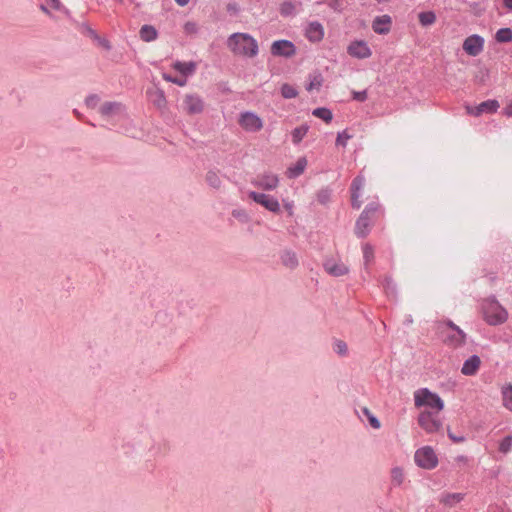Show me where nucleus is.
<instances>
[{
  "label": "nucleus",
  "instance_id": "39",
  "mask_svg": "<svg viewBox=\"0 0 512 512\" xmlns=\"http://www.w3.org/2000/svg\"><path fill=\"white\" fill-rule=\"evenodd\" d=\"M282 261L284 265H286L289 268H293L298 264L296 255L291 252L284 253L282 256Z\"/></svg>",
  "mask_w": 512,
  "mask_h": 512
},
{
  "label": "nucleus",
  "instance_id": "2",
  "mask_svg": "<svg viewBox=\"0 0 512 512\" xmlns=\"http://www.w3.org/2000/svg\"><path fill=\"white\" fill-rule=\"evenodd\" d=\"M436 331L439 338L448 347L458 348L465 343L466 334L451 321L438 323Z\"/></svg>",
  "mask_w": 512,
  "mask_h": 512
},
{
  "label": "nucleus",
  "instance_id": "55",
  "mask_svg": "<svg viewBox=\"0 0 512 512\" xmlns=\"http://www.w3.org/2000/svg\"><path fill=\"white\" fill-rule=\"evenodd\" d=\"M451 438H452L454 441H456V442H459V441H461V440H462V439H457V437H452V436H451Z\"/></svg>",
  "mask_w": 512,
  "mask_h": 512
},
{
  "label": "nucleus",
  "instance_id": "54",
  "mask_svg": "<svg viewBox=\"0 0 512 512\" xmlns=\"http://www.w3.org/2000/svg\"><path fill=\"white\" fill-rule=\"evenodd\" d=\"M177 4H179L180 6H185L186 4H188L189 0H175Z\"/></svg>",
  "mask_w": 512,
  "mask_h": 512
},
{
  "label": "nucleus",
  "instance_id": "32",
  "mask_svg": "<svg viewBox=\"0 0 512 512\" xmlns=\"http://www.w3.org/2000/svg\"><path fill=\"white\" fill-rule=\"evenodd\" d=\"M405 478L404 470L401 467L391 469V481L394 485L400 486Z\"/></svg>",
  "mask_w": 512,
  "mask_h": 512
},
{
  "label": "nucleus",
  "instance_id": "26",
  "mask_svg": "<svg viewBox=\"0 0 512 512\" xmlns=\"http://www.w3.org/2000/svg\"><path fill=\"white\" fill-rule=\"evenodd\" d=\"M464 499L462 493H447L441 497L440 502L446 506L452 507Z\"/></svg>",
  "mask_w": 512,
  "mask_h": 512
},
{
  "label": "nucleus",
  "instance_id": "41",
  "mask_svg": "<svg viewBox=\"0 0 512 512\" xmlns=\"http://www.w3.org/2000/svg\"><path fill=\"white\" fill-rule=\"evenodd\" d=\"M364 412L368 416L370 425L375 429L380 428V421L375 416L371 415L367 409H365Z\"/></svg>",
  "mask_w": 512,
  "mask_h": 512
},
{
  "label": "nucleus",
  "instance_id": "25",
  "mask_svg": "<svg viewBox=\"0 0 512 512\" xmlns=\"http://www.w3.org/2000/svg\"><path fill=\"white\" fill-rule=\"evenodd\" d=\"M309 130V126L307 124H302L291 132L292 142L293 144L297 145L299 144L304 137L307 135V132Z\"/></svg>",
  "mask_w": 512,
  "mask_h": 512
},
{
  "label": "nucleus",
  "instance_id": "18",
  "mask_svg": "<svg viewBox=\"0 0 512 512\" xmlns=\"http://www.w3.org/2000/svg\"><path fill=\"white\" fill-rule=\"evenodd\" d=\"M325 271L335 277L344 276L349 272L348 267L342 261L327 260L324 263Z\"/></svg>",
  "mask_w": 512,
  "mask_h": 512
},
{
  "label": "nucleus",
  "instance_id": "51",
  "mask_svg": "<svg viewBox=\"0 0 512 512\" xmlns=\"http://www.w3.org/2000/svg\"><path fill=\"white\" fill-rule=\"evenodd\" d=\"M47 3L54 9H59L60 8V1L59 0H46Z\"/></svg>",
  "mask_w": 512,
  "mask_h": 512
},
{
  "label": "nucleus",
  "instance_id": "35",
  "mask_svg": "<svg viewBox=\"0 0 512 512\" xmlns=\"http://www.w3.org/2000/svg\"><path fill=\"white\" fill-rule=\"evenodd\" d=\"M281 95L285 99H292V98L297 97L298 92L295 87H293L290 84L285 83L281 86Z\"/></svg>",
  "mask_w": 512,
  "mask_h": 512
},
{
  "label": "nucleus",
  "instance_id": "37",
  "mask_svg": "<svg viewBox=\"0 0 512 512\" xmlns=\"http://www.w3.org/2000/svg\"><path fill=\"white\" fill-rule=\"evenodd\" d=\"M499 452L507 454L512 449V435H508L503 438L499 443Z\"/></svg>",
  "mask_w": 512,
  "mask_h": 512
},
{
  "label": "nucleus",
  "instance_id": "40",
  "mask_svg": "<svg viewBox=\"0 0 512 512\" xmlns=\"http://www.w3.org/2000/svg\"><path fill=\"white\" fill-rule=\"evenodd\" d=\"M362 250H363V257H364L365 263L366 264L370 263L374 258L373 247L370 244L366 243L363 245Z\"/></svg>",
  "mask_w": 512,
  "mask_h": 512
},
{
  "label": "nucleus",
  "instance_id": "6",
  "mask_svg": "<svg viewBox=\"0 0 512 512\" xmlns=\"http://www.w3.org/2000/svg\"><path fill=\"white\" fill-rule=\"evenodd\" d=\"M484 317L488 324L497 325L506 321L507 312L497 302L489 301L484 306Z\"/></svg>",
  "mask_w": 512,
  "mask_h": 512
},
{
  "label": "nucleus",
  "instance_id": "31",
  "mask_svg": "<svg viewBox=\"0 0 512 512\" xmlns=\"http://www.w3.org/2000/svg\"><path fill=\"white\" fill-rule=\"evenodd\" d=\"M482 113H495L500 107L497 100H487L478 105Z\"/></svg>",
  "mask_w": 512,
  "mask_h": 512
},
{
  "label": "nucleus",
  "instance_id": "30",
  "mask_svg": "<svg viewBox=\"0 0 512 512\" xmlns=\"http://www.w3.org/2000/svg\"><path fill=\"white\" fill-rule=\"evenodd\" d=\"M419 23L423 27L431 26L436 22V14L433 11L420 12L418 14Z\"/></svg>",
  "mask_w": 512,
  "mask_h": 512
},
{
  "label": "nucleus",
  "instance_id": "46",
  "mask_svg": "<svg viewBox=\"0 0 512 512\" xmlns=\"http://www.w3.org/2000/svg\"><path fill=\"white\" fill-rule=\"evenodd\" d=\"M353 99L357 100V101H360V102L365 101L367 99L366 91H360V92L354 91L353 92Z\"/></svg>",
  "mask_w": 512,
  "mask_h": 512
},
{
  "label": "nucleus",
  "instance_id": "34",
  "mask_svg": "<svg viewBox=\"0 0 512 512\" xmlns=\"http://www.w3.org/2000/svg\"><path fill=\"white\" fill-rule=\"evenodd\" d=\"M495 38L500 43L512 41V30L510 28H501L496 32Z\"/></svg>",
  "mask_w": 512,
  "mask_h": 512
},
{
  "label": "nucleus",
  "instance_id": "11",
  "mask_svg": "<svg viewBox=\"0 0 512 512\" xmlns=\"http://www.w3.org/2000/svg\"><path fill=\"white\" fill-rule=\"evenodd\" d=\"M347 53L357 59H367L371 57L372 51L368 44L363 40H354L347 46Z\"/></svg>",
  "mask_w": 512,
  "mask_h": 512
},
{
  "label": "nucleus",
  "instance_id": "28",
  "mask_svg": "<svg viewBox=\"0 0 512 512\" xmlns=\"http://www.w3.org/2000/svg\"><path fill=\"white\" fill-rule=\"evenodd\" d=\"M123 110V107L121 104L119 103H112V102H107L105 104H103L100 108V112L102 113V115L104 116H109V115H112V114H118V113H121Z\"/></svg>",
  "mask_w": 512,
  "mask_h": 512
},
{
  "label": "nucleus",
  "instance_id": "50",
  "mask_svg": "<svg viewBox=\"0 0 512 512\" xmlns=\"http://www.w3.org/2000/svg\"><path fill=\"white\" fill-rule=\"evenodd\" d=\"M503 113L508 116V117H512V101H510L506 107L504 108L503 110Z\"/></svg>",
  "mask_w": 512,
  "mask_h": 512
},
{
  "label": "nucleus",
  "instance_id": "10",
  "mask_svg": "<svg viewBox=\"0 0 512 512\" xmlns=\"http://www.w3.org/2000/svg\"><path fill=\"white\" fill-rule=\"evenodd\" d=\"M249 197L253 199L257 204L263 206L268 211L278 213L280 211V204L278 200L264 193L250 192Z\"/></svg>",
  "mask_w": 512,
  "mask_h": 512
},
{
  "label": "nucleus",
  "instance_id": "47",
  "mask_svg": "<svg viewBox=\"0 0 512 512\" xmlns=\"http://www.w3.org/2000/svg\"><path fill=\"white\" fill-rule=\"evenodd\" d=\"M98 103V98L95 95L89 96L86 99V104L88 107L94 108Z\"/></svg>",
  "mask_w": 512,
  "mask_h": 512
},
{
  "label": "nucleus",
  "instance_id": "15",
  "mask_svg": "<svg viewBox=\"0 0 512 512\" xmlns=\"http://www.w3.org/2000/svg\"><path fill=\"white\" fill-rule=\"evenodd\" d=\"M253 183L256 187H258L260 189L274 190L278 187L279 178L277 175H275L273 173H264V174L258 175Z\"/></svg>",
  "mask_w": 512,
  "mask_h": 512
},
{
  "label": "nucleus",
  "instance_id": "19",
  "mask_svg": "<svg viewBox=\"0 0 512 512\" xmlns=\"http://www.w3.org/2000/svg\"><path fill=\"white\" fill-rule=\"evenodd\" d=\"M481 364L480 357L472 355L463 363L461 373L465 376H474L479 371Z\"/></svg>",
  "mask_w": 512,
  "mask_h": 512
},
{
  "label": "nucleus",
  "instance_id": "9",
  "mask_svg": "<svg viewBox=\"0 0 512 512\" xmlns=\"http://www.w3.org/2000/svg\"><path fill=\"white\" fill-rule=\"evenodd\" d=\"M203 99L197 94H186L183 98L182 109L188 115L200 114L204 111Z\"/></svg>",
  "mask_w": 512,
  "mask_h": 512
},
{
  "label": "nucleus",
  "instance_id": "13",
  "mask_svg": "<svg viewBox=\"0 0 512 512\" xmlns=\"http://www.w3.org/2000/svg\"><path fill=\"white\" fill-rule=\"evenodd\" d=\"M294 44L288 40H277L271 45V53L274 56L291 57L295 54Z\"/></svg>",
  "mask_w": 512,
  "mask_h": 512
},
{
  "label": "nucleus",
  "instance_id": "42",
  "mask_svg": "<svg viewBox=\"0 0 512 512\" xmlns=\"http://www.w3.org/2000/svg\"><path fill=\"white\" fill-rule=\"evenodd\" d=\"M207 180L214 187H218L219 184H220L219 177L217 176V174H215L213 172H210V173L207 174Z\"/></svg>",
  "mask_w": 512,
  "mask_h": 512
},
{
  "label": "nucleus",
  "instance_id": "21",
  "mask_svg": "<svg viewBox=\"0 0 512 512\" xmlns=\"http://www.w3.org/2000/svg\"><path fill=\"white\" fill-rule=\"evenodd\" d=\"M502 406L512 412V383H504L500 388Z\"/></svg>",
  "mask_w": 512,
  "mask_h": 512
},
{
  "label": "nucleus",
  "instance_id": "38",
  "mask_svg": "<svg viewBox=\"0 0 512 512\" xmlns=\"http://www.w3.org/2000/svg\"><path fill=\"white\" fill-rule=\"evenodd\" d=\"M353 137L352 134L349 133V131L343 130L342 132H339L336 138V145L345 147L347 145L348 140H350Z\"/></svg>",
  "mask_w": 512,
  "mask_h": 512
},
{
  "label": "nucleus",
  "instance_id": "33",
  "mask_svg": "<svg viewBox=\"0 0 512 512\" xmlns=\"http://www.w3.org/2000/svg\"><path fill=\"white\" fill-rule=\"evenodd\" d=\"M312 114L326 123H330L333 118L332 112L324 107L314 109Z\"/></svg>",
  "mask_w": 512,
  "mask_h": 512
},
{
  "label": "nucleus",
  "instance_id": "36",
  "mask_svg": "<svg viewBox=\"0 0 512 512\" xmlns=\"http://www.w3.org/2000/svg\"><path fill=\"white\" fill-rule=\"evenodd\" d=\"M162 77L165 81L174 83L180 87H183L187 84V77H185V76L173 77L167 73H163Z\"/></svg>",
  "mask_w": 512,
  "mask_h": 512
},
{
  "label": "nucleus",
  "instance_id": "43",
  "mask_svg": "<svg viewBox=\"0 0 512 512\" xmlns=\"http://www.w3.org/2000/svg\"><path fill=\"white\" fill-rule=\"evenodd\" d=\"M184 31L187 34H194L197 32V24L195 22H187L184 25Z\"/></svg>",
  "mask_w": 512,
  "mask_h": 512
},
{
  "label": "nucleus",
  "instance_id": "5",
  "mask_svg": "<svg viewBox=\"0 0 512 512\" xmlns=\"http://www.w3.org/2000/svg\"><path fill=\"white\" fill-rule=\"evenodd\" d=\"M414 461L422 469L432 470L438 465V457L430 446H423L415 451Z\"/></svg>",
  "mask_w": 512,
  "mask_h": 512
},
{
  "label": "nucleus",
  "instance_id": "8",
  "mask_svg": "<svg viewBox=\"0 0 512 512\" xmlns=\"http://www.w3.org/2000/svg\"><path fill=\"white\" fill-rule=\"evenodd\" d=\"M438 414L425 410L419 414L418 423L427 433H435L442 427L441 421L438 419Z\"/></svg>",
  "mask_w": 512,
  "mask_h": 512
},
{
  "label": "nucleus",
  "instance_id": "49",
  "mask_svg": "<svg viewBox=\"0 0 512 512\" xmlns=\"http://www.w3.org/2000/svg\"><path fill=\"white\" fill-rule=\"evenodd\" d=\"M227 11L236 14L239 11V7L236 3H230L227 5Z\"/></svg>",
  "mask_w": 512,
  "mask_h": 512
},
{
  "label": "nucleus",
  "instance_id": "1",
  "mask_svg": "<svg viewBox=\"0 0 512 512\" xmlns=\"http://www.w3.org/2000/svg\"><path fill=\"white\" fill-rule=\"evenodd\" d=\"M227 46L232 53L239 56L253 58L258 53V43L247 33H234L229 36Z\"/></svg>",
  "mask_w": 512,
  "mask_h": 512
},
{
  "label": "nucleus",
  "instance_id": "23",
  "mask_svg": "<svg viewBox=\"0 0 512 512\" xmlns=\"http://www.w3.org/2000/svg\"><path fill=\"white\" fill-rule=\"evenodd\" d=\"M140 38L145 42L154 41L157 36V30L151 25H143L139 31Z\"/></svg>",
  "mask_w": 512,
  "mask_h": 512
},
{
  "label": "nucleus",
  "instance_id": "14",
  "mask_svg": "<svg viewBox=\"0 0 512 512\" xmlns=\"http://www.w3.org/2000/svg\"><path fill=\"white\" fill-rule=\"evenodd\" d=\"M365 185V179L363 176H357L351 184V203L352 206L356 209H359L363 203L361 190H363Z\"/></svg>",
  "mask_w": 512,
  "mask_h": 512
},
{
  "label": "nucleus",
  "instance_id": "27",
  "mask_svg": "<svg viewBox=\"0 0 512 512\" xmlns=\"http://www.w3.org/2000/svg\"><path fill=\"white\" fill-rule=\"evenodd\" d=\"M148 94L154 105H156L158 108H164L166 106V98L162 90H151L148 92Z\"/></svg>",
  "mask_w": 512,
  "mask_h": 512
},
{
  "label": "nucleus",
  "instance_id": "45",
  "mask_svg": "<svg viewBox=\"0 0 512 512\" xmlns=\"http://www.w3.org/2000/svg\"><path fill=\"white\" fill-rule=\"evenodd\" d=\"M330 199V192L328 190H323L318 194V200L321 203H326Z\"/></svg>",
  "mask_w": 512,
  "mask_h": 512
},
{
  "label": "nucleus",
  "instance_id": "24",
  "mask_svg": "<svg viewBox=\"0 0 512 512\" xmlns=\"http://www.w3.org/2000/svg\"><path fill=\"white\" fill-rule=\"evenodd\" d=\"M309 82L307 84V87H306V90L308 92H313V91H319L322 84H323V77L321 75V73H314V74H311L309 75Z\"/></svg>",
  "mask_w": 512,
  "mask_h": 512
},
{
  "label": "nucleus",
  "instance_id": "53",
  "mask_svg": "<svg viewBox=\"0 0 512 512\" xmlns=\"http://www.w3.org/2000/svg\"><path fill=\"white\" fill-rule=\"evenodd\" d=\"M391 283H392V280L390 278H385L384 287H385L386 290L389 289Z\"/></svg>",
  "mask_w": 512,
  "mask_h": 512
},
{
  "label": "nucleus",
  "instance_id": "20",
  "mask_svg": "<svg viewBox=\"0 0 512 512\" xmlns=\"http://www.w3.org/2000/svg\"><path fill=\"white\" fill-rule=\"evenodd\" d=\"M173 69L181 74V76L188 77L195 73L197 64L193 61L181 62L176 61L172 64Z\"/></svg>",
  "mask_w": 512,
  "mask_h": 512
},
{
  "label": "nucleus",
  "instance_id": "44",
  "mask_svg": "<svg viewBox=\"0 0 512 512\" xmlns=\"http://www.w3.org/2000/svg\"><path fill=\"white\" fill-rule=\"evenodd\" d=\"M335 351L340 354L344 355L347 352V345L343 341H338L335 344Z\"/></svg>",
  "mask_w": 512,
  "mask_h": 512
},
{
  "label": "nucleus",
  "instance_id": "4",
  "mask_svg": "<svg viewBox=\"0 0 512 512\" xmlns=\"http://www.w3.org/2000/svg\"><path fill=\"white\" fill-rule=\"evenodd\" d=\"M378 209L377 203H371L363 210L355 224V234L358 237L363 238L368 235Z\"/></svg>",
  "mask_w": 512,
  "mask_h": 512
},
{
  "label": "nucleus",
  "instance_id": "16",
  "mask_svg": "<svg viewBox=\"0 0 512 512\" xmlns=\"http://www.w3.org/2000/svg\"><path fill=\"white\" fill-rule=\"evenodd\" d=\"M392 18L389 15H381L372 21V29L376 34L386 35L391 31Z\"/></svg>",
  "mask_w": 512,
  "mask_h": 512
},
{
  "label": "nucleus",
  "instance_id": "3",
  "mask_svg": "<svg viewBox=\"0 0 512 512\" xmlns=\"http://www.w3.org/2000/svg\"><path fill=\"white\" fill-rule=\"evenodd\" d=\"M414 403L416 407L429 408L430 412L440 413L444 409V401L440 396L427 388L418 389L414 392Z\"/></svg>",
  "mask_w": 512,
  "mask_h": 512
},
{
  "label": "nucleus",
  "instance_id": "52",
  "mask_svg": "<svg viewBox=\"0 0 512 512\" xmlns=\"http://www.w3.org/2000/svg\"><path fill=\"white\" fill-rule=\"evenodd\" d=\"M503 4L507 9L512 10V0H503Z\"/></svg>",
  "mask_w": 512,
  "mask_h": 512
},
{
  "label": "nucleus",
  "instance_id": "7",
  "mask_svg": "<svg viewBox=\"0 0 512 512\" xmlns=\"http://www.w3.org/2000/svg\"><path fill=\"white\" fill-rule=\"evenodd\" d=\"M238 124L244 131L250 133L259 132L264 126L262 118L256 113L250 111L242 112L239 115Z\"/></svg>",
  "mask_w": 512,
  "mask_h": 512
},
{
  "label": "nucleus",
  "instance_id": "12",
  "mask_svg": "<svg viewBox=\"0 0 512 512\" xmlns=\"http://www.w3.org/2000/svg\"><path fill=\"white\" fill-rule=\"evenodd\" d=\"M484 39L479 35H471L464 40L463 49L470 56H477L483 51Z\"/></svg>",
  "mask_w": 512,
  "mask_h": 512
},
{
  "label": "nucleus",
  "instance_id": "17",
  "mask_svg": "<svg viewBox=\"0 0 512 512\" xmlns=\"http://www.w3.org/2000/svg\"><path fill=\"white\" fill-rule=\"evenodd\" d=\"M324 27L317 21L310 22L305 30V36L310 42L318 43L324 38Z\"/></svg>",
  "mask_w": 512,
  "mask_h": 512
},
{
  "label": "nucleus",
  "instance_id": "29",
  "mask_svg": "<svg viewBox=\"0 0 512 512\" xmlns=\"http://www.w3.org/2000/svg\"><path fill=\"white\" fill-rule=\"evenodd\" d=\"M297 4L292 1H284L280 4L279 12L282 16L288 17L296 14Z\"/></svg>",
  "mask_w": 512,
  "mask_h": 512
},
{
  "label": "nucleus",
  "instance_id": "22",
  "mask_svg": "<svg viewBox=\"0 0 512 512\" xmlns=\"http://www.w3.org/2000/svg\"><path fill=\"white\" fill-rule=\"evenodd\" d=\"M307 159L300 157L294 164L288 167L286 175L288 178H296L300 176L306 169Z\"/></svg>",
  "mask_w": 512,
  "mask_h": 512
},
{
  "label": "nucleus",
  "instance_id": "48",
  "mask_svg": "<svg viewBox=\"0 0 512 512\" xmlns=\"http://www.w3.org/2000/svg\"><path fill=\"white\" fill-rule=\"evenodd\" d=\"M467 113L474 116H479L482 114L479 106L476 107H467Z\"/></svg>",
  "mask_w": 512,
  "mask_h": 512
}]
</instances>
